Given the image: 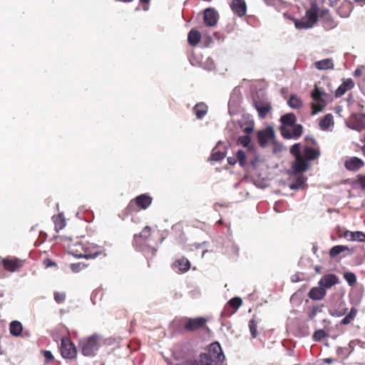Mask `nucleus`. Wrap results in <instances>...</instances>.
<instances>
[{
	"label": "nucleus",
	"mask_w": 365,
	"mask_h": 365,
	"mask_svg": "<svg viewBox=\"0 0 365 365\" xmlns=\"http://www.w3.org/2000/svg\"><path fill=\"white\" fill-rule=\"evenodd\" d=\"M68 253L77 258L94 259L106 257L105 252L99 247L88 242H75L68 245Z\"/></svg>",
	"instance_id": "1"
},
{
	"label": "nucleus",
	"mask_w": 365,
	"mask_h": 365,
	"mask_svg": "<svg viewBox=\"0 0 365 365\" xmlns=\"http://www.w3.org/2000/svg\"><path fill=\"white\" fill-rule=\"evenodd\" d=\"M225 359L220 344L214 342L210 345L207 352L201 354L188 365H222Z\"/></svg>",
	"instance_id": "2"
},
{
	"label": "nucleus",
	"mask_w": 365,
	"mask_h": 365,
	"mask_svg": "<svg viewBox=\"0 0 365 365\" xmlns=\"http://www.w3.org/2000/svg\"><path fill=\"white\" fill-rule=\"evenodd\" d=\"M150 237L151 227L150 226H145L141 232L133 236V245L147 257H153L157 252L156 249L148 244Z\"/></svg>",
	"instance_id": "3"
},
{
	"label": "nucleus",
	"mask_w": 365,
	"mask_h": 365,
	"mask_svg": "<svg viewBox=\"0 0 365 365\" xmlns=\"http://www.w3.org/2000/svg\"><path fill=\"white\" fill-rule=\"evenodd\" d=\"M319 7L315 2L311 4L306 11L305 16L299 19H294V25L298 29H307L314 26L318 20Z\"/></svg>",
	"instance_id": "4"
},
{
	"label": "nucleus",
	"mask_w": 365,
	"mask_h": 365,
	"mask_svg": "<svg viewBox=\"0 0 365 365\" xmlns=\"http://www.w3.org/2000/svg\"><path fill=\"white\" fill-rule=\"evenodd\" d=\"M290 153L295 158V161L293 163L292 168L294 173H302L309 168L308 160L302 154L301 145L295 143L290 148Z\"/></svg>",
	"instance_id": "5"
},
{
	"label": "nucleus",
	"mask_w": 365,
	"mask_h": 365,
	"mask_svg": "<svg viewBox=\"0 0 365 365\" xmlns=\"http://www.w3.org/2000/svg\"><path fill=\"white\" fill-rule=\"evenodd\" d=\"M80 347L84 356H94L98 349V337L96 336H91L81 340Z\"/></svg>",
	"instance_id": "6"
},
{
	"label": "nucleus",
	"mask_w": 365,
	"mask_h": 365,
	"mask_svg": "<svg viewBox=\"0 0 365 365\" xmlns=\"http://www.w3.org/2000/svg\"><path fill=\"white\" fill-rule=\"evenodd\" d=\"M60 346L61 354L64 359H74L76 356L77 351L73 342L68 337H62Z\"/></svg>",
	"instance_id": "7"
},
{
	"label": "nucleus",
	"mask_w": 365,
	"mask_h": 365,
	"mask_svg": "<svg viewBox=\"0 0 365 365\" xmlns=\"http://www.w3.org/2000/svg\"><path fill=\"white\" fill-rule=\"evenodd\" d=\"M207 319L203 317L186 318L184 329L187 331H195L207 327Z\"/></svg>",
	"instance_id": "8"
},
{
	"label": "nucleus",
	"mask_w": 365,
	"mask_h": 365,
	"mask_svg": "<svg viewBox=\"0 0 365 365\" xmlns=\"http://www.w3.org/2000/svg\"><path fill=\"white\" fill-rule=\"evenodd\" d=\"M275 134L272 127L267 126L265 129L257 132V141L260 147L265 148L269 143L274 140Z\"/></svg>",
	"instance_id": "9"
},
{
	"label": "nucleus",
	"mask_w": 365,
	"mask_h": 365,
	"mask_svg": "<svg viewBox=\"0 0 365 365\" xmlns=\"http://www.w3.org/2000/svg\"><path fill=\"white\" fill-rule=\"evenodd\" d=\"M152 202L153 198L150 195L142 194L132 200L128 205L127 209L131 211L133 207L136 205L140 209L145 210L151 205Z\"/></svg>",
	"instance_id": "10"
},
{
	"label": "nucleus",
	"mask_w": 365,
	"mask_h": 365,
	"mask_svg": "<svg viewBox=\"0 0 365 365\" xmlns=\"http://www.w3.org/2000/svg\"><path fill=\"white\" fill-rule=\"evenodd\" d=\"M282 135L286 139H297L303 132V127L302 125L298 124L294 126L279 128Z\"/></svg>",
	"instance_id": "11"
},
{
	"label": "nucleus",
	"mask_w": 365,
	"mask_h": 365,
	"mask_svg": "<svg viewBox=\"0 0 365 365\" xmlns=\"http://www.w3.org/2000/svg\"><path fill=\"white\" fill-rule=\"evenodd\" d=\"M347 125L349 128L358 131L365 129V115H352L347 123Z\"/></svg>",
	"instance_id": "12"
},
{
	"label": "nucleus",
	"mask_w": 365,
	"mask_h": 365,
	"mask_svg": "<svg viewBox=\"0 0 365 365\" xmlns=\"http://www.w3.org/2000/svg\"><path fill=\"white\" fill-rule=\"evenodd\" d=\"M24 264V261L15 257H7L2 259V264L5 270L11 272L19 270Z\"/></svg>",
	"instance_id": "13"
},
{
	"label": "nucleus",
	"mask_w": 365,
	"mask_h": 365,
	"mask_svg": "<svg viewBox=\"0 0 365 365\" xmlns=\"http://www.w3.org/2000/svg\"><path fill=\"white\" fill-rule=\"evenodd\" d=\"M242 300L240 297H234L229 300L227 305L225 307L222 312V316L224 317H229L242 306Z\"/></svg>",
	"instance_id": "14"
},
{
	"label": "nucleus",
	"mask_w": 365,
	"mask_h": 365,
	"mask_svg": "<svg viewBox=\"0 0 365 365\" xmlns=\"http://www.w3.org/2000/svg\"><path fill=\"white\" fill-rule=\"evenodd\" d=\"M219 15L214 9H207L204 11L203 20L207 26H215L217 24Z\"/></svg>",
	"instance_id": "15"
},
{
	"label": "nucleus",
	"mask_w": 365,
	"mask_h": 365,
	"mask_svg": "<svg viewBox=\"0 0 365 365\" xmlns=\"http://www.w3.org/2000/svg\"><path fill=\"white\" fill-rule=\"evenodd\" d=\"M336 8L337 14L342 18L348 17L352 9L353 4L351 0H341Z\"/></svg>",
	"instance_id": "16"
},
{
	"label": "nucleus",
	"mask_w": 365,
	"mask_h": 365,
	"mask_svg": "<svg viewBox=\"0 0 365 365\" xmlns=\"http://www.w3.org/2000/svg\"><path fill=\"white\" fill-rule=\"evenodd\" d=\"M254 106L258 112L259 118L264 119L272 110L270 103L264 101H257L254 102Z\"/></svg>",
	"instance_id": "17"
},
{
	"label": "nucleus",
	"mask_w": 365,
	"mask_h": 365,
	"mask_svg": "<svg viewBox=\"0 0 365 365\" xmlns=\"http://www.w3.org/2000/svg\"><path fill=\"white\" fill-rule=\"evenodd\" d=\"M354 87V82L351 78H346L342 80V83L338 87L335 91V96L336 98L341 97L348 91L351 90Z\"/></svg>",
	"instance_id": "18"
},
{
	"label": "nucleus",
	"mask_w": 365,
	"mask_h": 365,
	"mask_svg": "<svg viewBox=\"0 0 365 365\" xmlns=\"http://www.w3.org/2000/svg\"><path fill=\"white\" fill-rule=\"evenodd\" d=\"M364 161L356 157H352L346 160L344 163L345 168L350 171H357L364 167Z\"/></svg>",
	"instance_id": "19"
},
{
	"label": "nucleus",
	"mask_w": 365,
	"mask_h": 365,
	"mask_svg": "<svg viewBox=\"0 0 365 365\" xmlns=\"http://www.w3.org/2000/svg\"><path fill=\"white\" fill-rule=\"evenodd\" d=\"M231 9L238 16H243L247 11L246 3L244 0H232Z\"/></svg>",
	"instance_id": "20"
},
{
	"label": "nucleus",
	"mask_w": 365,
	"mask_h": 365,
	"mask_svg": "<svg viewBox=\"0 0 365 365\" xmlns=\"http://www.w3.org/2000/svg\"><path fill=\"white\" fill-rule=\"evenodd\" d=\"M191 264L190 261L185 257L177 259L173 264V268L178 269V271L182 273L187 272Z\"/></svg>",
	"instance_id": "21"
},
{
	"label": "nucleus",
	"mask_w": 365,
	"mask_h": 365,
	"mask_svg": "<svg viewBox=\"0 0 365 365\" xmlns=\"http://www.w3.org/2000/svg\"><path fill=\"white\" fill-rule=\"evenodd\" d=\"M339 282V279L335 274H329L324 275L319 282V286L324 288H330L332 286L336 284Z\"/></svg>",
	"instance_id": "22"
},
{
	"label": "nucleus",
	"mask_w": 365,
	"mask_h": 365,
	"mask_svg": "<svg viewBox=\"0 0 365 365\" xmlns=\"http://www.w3.org/2000/svg\"><path fill=\"white\" fill-rule=\"evenodd\" d=\"M344 237L349 241H359L365 242V233L361 231L351 232L346 230L344 232Z\"/></svg>",
	"instance_id": "23"
},
{
	"label": "nucleus",
	"mask_w": 365,
	"mask_h": 365,
	"mask_svg": "<svg viewBox=\"0 0 365 365\" xmlns=\"http://www.w3.org/2000/svg\"><path fill=\"white\" fill-rule=\"evenodd\" d=\"M320 155V150L319 148H313L310 146H305L304 148V156L305 158L309 161V160H314L317 159Z\"/></svg>",
	"instance_id": "24"
},
{
	"label": "nucleus",
	"mask_w": 365,
	"mask_h": 365,
	"mask_svg": "<svg viewBox=\"0 0 365 365\" xmlns=\"http://www.w3.org/2000/svg\"><path fill=\"white\" fill-rule=\"evenodd\" d=\"M326 294V290L320 286L312 288L308 296L312 300H321L325 297Z\"/></svg>",
	"instance_id": "25"
},
{
	"label": "nucleus",
	"mask_w": 365,
	"mask_h": 365,
	"mask_svg": "<svg viewBox=\"0 0 365 365\" xmlns=\"http://www.w3.org/2000/svg\"><path fill=\"white\" fill-rule=\"evenodd\" d=\"M296 120H297V118L294 113H290L285 114V115L281 116V118H280V121L282 123V125L280 126V128H284V127L290 128L291 126H294V125H297L295 123Z\"/></svg>",
	"instance_id": "26"
},
{
	"label": "nucleus",
	"mask_w": 365,
	"mask_h": 365,
	"mask_svg": "<svg viewBox=\"0 0 365 365\" xmlns=\"http://www.w3.org/2000/svg\"><path fill=\"white\" fill-rule=\"evenodd\" d=\"M314 65L318 70H331L334 68V63L331 58H325L316 61Z\"/></svg>",
	"instance_id": "27"
},
{
	"label": "nucleus",
	"mask_w": 365,
	"mask_h": 365,
	"mask_svg": "<svg viewBox=\"0 0 365 365\" xmlns=\"http://www.w3.org/2000/svg\"><path fill=\"white\" fill-rule=\"evenodd\" d=\"M207 106L202 102L197 103L193 108L195 114L198 119L202 118L207 114Z\"/></svg>",
	"instance_id": "28"
},
{
	"label": "nucleus",
	"mask_w": 365,
	"mask_h": 365,
	"mask_svg": "<svg viewBox=\"0 0 365 365\" xmlns=\"http://www.w3.org/2000/svg\"><path fill=\"white\" fill-rule=\"evenodd\" d=\"M323 20V26L327 30H330L336 26V23L327 11L323 13L322 16Z\"/></svg>",
	"instance_id": "29"
},
{
	"label": "nucleus",
	"mask_w": 365,
	"mask_h": 365,
	"mask_svg": "<svg viewBox=\"0 0 365 365\" xmlns=\"http://www.w3.org/2000/svg\"><path fill=\"white\" fill-rule=\"evenodd\" d=\"M201 39V34L200 33L195 30V29H191L187 35V41L190 45L195 46H196Z\"/></svg>",
	"instance_id": "30"
},
{
	"label": "nucleus",
	"mask_w": 365,
	"mask_h": 365,
	"mask_svg": "<svg viewBox=\"0 0 365 365\" xmlns=\"http://www.w3.org/2000/svg\"><path fill=\"white\" fill-rule=\"evenodd\" d=\"M52 219L55 225V230L56 232H58L65 227L66 223L62 213L53 216Z\"/></svg>",
	"instance_id": "31"
},
{
	"label": "nucleus",
	"mask_w": 365,
	"mask_h": 365,
	"mask_svg": "<svg viewBox=\"0 0 365 365\" xmlns=\"http://www.w3.org/2000/svg\"><path fill=\"white\" fill-rule=\"evenodd\" d=\"M334 125L333 115L331 113L327 114L319 122V127L322 130H327Z\"/></svg>",
	"instance_id": "32"
},
{
	"label": "nucleus",
	"mask_w": 365,
	"mask_h": 365,
	"mask_svg": "<svg viewBox=\"0 0 365 365\" xmlns=\"http://www.w3.org/2000/svg\"><path fill=\"white\" fill-rule=\"evenodd\" d=\"M9 330H10V333L11 335L18 336L21 335V334L22 332V330H23L22 324L18 321H13L10 324Z\"/></svg>",
	"instance_id": "33"
},
{
	"label": "nucleus",
	"mask_w": 365,
	"mask_h": 365,
	"mask_svg": "<svg viewBox=\"0 0 365 365\" xmlns=\"http://www.w3.org/2000/svg\"><path fill=\"white\" fill-rule=\"evenodd\" d=\"M357 314V309L354 307H352L348 314L342 319L341 321V324L346 325L350 324L356 317Z\"/></svg>",
	"instance_id": "34"
},
{
	"label": "nucleus",
	"mask_w": 365,
	"mask_h": 365,
	"mask_svg": "<svg viewBox=\"0 0 365 365\" xmlns=\"http://www.w3.org/2000/svg\"><path fill=\"white\" fill-rule=\"evenodd\" d=\"M288 104L291 108L298 109L302 106V101L297 96L292 95L288 101Z\"/></svg>",
	"instance_id": "35"
},
{
	"label": "nucleus",
	"mask_w": 365,
	"mask_h": 365,
	"mask_svg": "<svg viewBox=\"0 0 365 365\" xmlns=\"http://www.w3.org/2000/svg\"><path fill=\"white\" fill-rule=\"evenodd\" d=\"M349 248L346 246L343 245H336L334 246L329 251V255L331 257H334L337 256L341 252L348 250Z\"/></svg>",
	"instance_id": "36"
},
{
	"label": "nucleus",
	"mask_w": 365,
	"mask_h": 365,
	"mask_svg": "<svg viewBox=\"0 0 365 365\" xmlns=\"http://www.w3.org/2000/svg\"><path fill=\"white\" fill-rule=\"evenodd\" d=\"M324 93L319 90V88L315 86L314 89L312 92V98L314 101H324L322 99Z\"/></svg>",
	"instance_id": "37"
},
{
	"label": "nucleus",
	"mask_w": 365,
	"mask_h": 365,
	"mask_svg": "<svg viewBox=\"0 0 365 365\" xmlns=\"http://www.w3.org/2000/svg\"><path fill=\"white\" fill-rule=\"evenodd\" d=\"M236 159L242 167H244L247 163L245 153L242 150L237 151L236 154Z\"/></svg>",
	"instance_id": "38"
},
{
	"label": "nucleus",
	"mask_w": 365,
	"mask_h": 365,
	"mask_svg": "<svg viewBox=\"0 0 365 365\" xmlns=\"http://www.w3.org/2000/svg\"><path fill=\"white\" fill-rule=\"evenodd\" d=\"M249 329H250L252 337L254 339L256 338L257 336V322L254 319H252L250 320Z\"/></svg>",
	"instance_id": "39"
},
{
	"label": "nucleus",
	"mask_w": 365,
	"mask_h": 365,
	"mask_svg": "<svg viewBox=\"0 0 365 365\" xmlns=\"http://www.w3.org/2000/svg\"><path fill=\"white\" fill-rule=\"evenodd\" d=\"M225 157V154L223 152L213 150L212 153L210 157V159L211 160H214V161H220V160L224 159Z\"/></svg>",
	"instance_id": "40"
},
{
	"label": "nucleus",
	"mask_w": 365,
	"mask_h": 365,
	"mask_svg": "<svg viewBox=\"0 0 365 365\" xmlns=\"http://www.w3.org/2000/svg\"><path fill=\"white\" fill-rule=\"evenodd\" d=\"M344 278L350 286L354 285L356 282V277L353 272H349L344 273Z\"/></svg>",
	"instance_id": "41"
},
{
	"label": "nucleus",
	"mask_w": 365,
	"mask_h": 365,
	"mask_svg": "<svg viewBox=\"0 0 365 365\" xmlns=\"http://www.w3.org/2000/svg\"><path fill=\"white\" fill-rule=\"evenodd\" d=\"M327 333L323 329H318L313 334L312 338L315 341H320L327 336Z\"/></svg>",
	"instance_id": "42"
},
{
	"label": "nucleus",
	"mask_w": 365,
	"mask_h": 365,
	"mask_svg": "<svg viewBox=\"0 0 365 365\" xmlns=\"http://www.w3.org/2000/svg\"><path fill=\"white\" fill-rule=\"evenodd\" d=\"M317 103L312 104V114H317L318 112L322 111L325 106L324 101H317Z\"/></svg>",
	"instance_id": "43"
},
{
	"label": "nucleus",
	"mask_w": 365,
	"mask_h": 365,
	"mask_svg": "<svg viewBox=\"0 0 365 365\" xmlns=\"http://www.w3.org/2000/svg\"><path fill=\"white\" fill-rule=\"evenodd\" d=\"M251 142V138L250 135L240 136L237 140V143L244 147H247Z\"/></svg>",
	"instance_id": "44"
},
{
	"label": "nucleus",
	"mask_w": 365,
	"mask_h": 365,
	"mask_svg": "<svg viewBox=\"0 0 365 365\" xmlns=\"http://www.w3.org/2000/svg\"><path fill=\"white\" fill-rule=\"evenodd\" d=\"M54 299L56 303L62 304L65 302L66 294L64 292H56L54 293Z\"/></svg>",
	"instance_id": "45"
},
{
	"label": "nucleus",
	"mask_w": 365,
	"mask_h": 365,
	"mask_svg": "<svg viewBox=\"0 0 365 365\" xmlns=\"http://www.w3.org/2000/svg\"><path fill=\"white\" fill-rule=\"evenodd\" d=\"M86 267V264L82 262L73 263L71 264V269L73 272H78Z\"/></svg>",
	"instance_id": "46"
},
{
	"label": "nucleus",
	"mask_w": 365,
	"mask_h": 365,
	"mask_svg": "<svg viewBox=\"0 0 365 365\" xmlns=\"http://www.w3.org/2000/svg\"><path fill=\"white\" fill-rule=\"evenodd\" d=\"M41 353L43 354L45 358L46 363H49L50 361H52L53 360L54 357L50 351L42 350Z\"/></svg>",
	"instance_id": "47"
},
{
	"label": "nucleus",
	"mask_w": 365,
	"mask_h": 365,
	"mask_svg": "<svg viewBox=\"0 0 365 365\" xmlns=\"http://www.w3.org/2000/svg\"><path fill=\"white\" fill-rule=\"evenodd\" d=\"M356 181L360 185L361 188L365 190V175H358Z\"/></svg>",
	"instance_id": "48"
},
{
	"label": "nucleus",
	"mask_w": 365,
	"mask_h": 365,
	"mask_svg": "<svg viewBox=\"0 0 365 365\" xmlns=\"http://www.w3.org/2000/svg\"><path fill=\"white\" fill-rule=\"evenodd\" d=\"M268 6H277L281 3V0H264Z\"/></svg>",
	"instance_id": "49"
},
{
	"label": "nucleus",
	"mask_w": 365,
	"mask_h": 365,
	"mask_svg": "<svg viewBox=\"0 0 365 365\" xmlns=\"http://www.w3.org/2000/svg\"><path fill=\"white\" fill-rule=\"evenodd\" d=\"M253 130V125H247L244 128L243 131L247 135H249Z\"/></svg>",
	"instance_id": "50"
},
{
	"label": "nucleus",
	"mask_w": 365,
	"mask_h": 365,
	"mask_svg": "<svg viewBox=\"0 0 365 365\" xmlns=\"http://www.w3.org/2000/svg\"><path fill=\"white\" fill-rule=\"evenodd\" d=\"M328 1H329V6L331 7L337 6L339 1H341V0H328Z\"/></svg>",
	"instance_id": "51"
},
{
	"label": "nucleus",
	"mask_w": 365,
	"mask_h": 365,
	"mask_svg": "<svg viewBox=\"0 0 365 365\" xmlns=\"http://www.w3.org/2000/svg\"><path fill=\"white\" fill-rule=\"evenodd\" d=\"M362 74V70L360 68H357L354 73L355 77H360Z\"/></svg>",
	"instance_id": "52"
},
{
	"label": "nucleus",
	"mask_w": 365,
	"mask_h": 365,
	"mask_svg": "<svg viewBox=\"0 0 365 365\" xmlns=\"http://www.w3.org/2000/svg\"><path fill=\"white\" fill-rule=\"evenodd\" d=\"M227 163L230 165H235L237 163V159L235 158L229 157L227 158Z\"/></svg>",
	"instance_id": "53"
},
{
	"label": "nucleus",
	"mask_w": 365,
	"mask_h": 365,
	"mask_svg": "<svg viewBox=\"0 0 365 365\" xmlns=\"http://www.w3.org/2000/svg\"><path fill=\"white\" fill-rule=\"evenodd\" d=\"M317 309H318V308H317V307H314V308L313 309L312 312H311V314H309V317H310L311 319H312V318H314V316L316 315V313H317Z\"/></svg>",
	"instance_id": "54"
},
{
	"label": "nucleus",
	"mask_w": 365,
	"mask_h": 365,
	"mask_svg": "<svg viewBox=\"0 0 365 365\" xmlns=\"http://www.w3.org/2000/svg\"><path fill=\"white\" fill-rule=\"evenodd\" d=\"M324 361L328 364H330L334 361V359L331 358H327L324 359Z\"/></svg>",
	"instance_id": "55"
},
{
	"label": "nucleus",
	"mask_w": 365,
	"mask_h": 365,
	"mask_svg": "<svg viewBox=\"0 0 365 365\" xmlns=\"http://www.w3.org/2000/svg\"><path fill=\"white\" fill-rule=\"evenodd\" d=\"M354 2L359 4L360 6L365 4V0H353Z\"/></svg>",
	"instance_id": "56"
},
{
	"label": "nucleus",
	"mask_w": 365,
	"mask_h": 365,
	"mask_svg": "<svg viewBox=\"0 0 365 365\" xmlns=\"http://www.w3.org/2000/svg\"><path fill=\"white\" fill-rule=\"evenodd\" d=\"M315 271H316L317 272L319 273V272H320V271H321V267H315Z\"/></svg>",
	"instance_id": "57"
},
{
	"label": "nucleus",
	"mask_w": 365,
	"mask_h": 365,
	"mask_svg": "<svg viewBox=\"0 0 365 365\" xmlns=\"http://www.w3.org/2000/svg\"><path fill=\"white\" fill-rule=\"evenodd\" d=\"M141 3L148 4L150 2V0H140Z\"/></svg>",
	"instance_id": "58"
},
{
	"label": "nucleus",
	"mask_w": 365,
	"mask_h": 365,
	"mask_svg": "<svg viewBox=\"0 0 365 365\" xmlns=\"http://www.w3.org/2000/svg\"><path fill=\"white\" fill-rule=\"evenodd\" d=\"M290 187H291L292 189H294V188H296V187H297V186H295V185H290Z\"/></svg>",
	"instance_id": "59"
},
{
	"label": "nucleus",
	"mask_w": 365,
	"mask_h": 365,
	"mask_svg": "<svg viewBox=\"0 0 365 365\" xmlns=\"http://www.w3.org/2000/svg\"><path fill=\"white\" fill-rule=\"evenodd\" d=\"M217 223L220 225L222 224V220H218Z\"/></svg>",
	"instance_id": "60"
},
{
	"label": "nucleus",
	"mask_w": 365,
	"mask_h": 365,
	"mask_svg": "<svg viewBox=\"0 0 365 365\" xmlns=\"http://www.w3.org/2000/svg\"><path fill=\"white\" fill-rule=\"evenodd\" d=\"M312 144H313V145H315V144H316L315 140H313V139L312 140Z\"/></svg>",
	"instance_id": "61"
}]
</instances>
